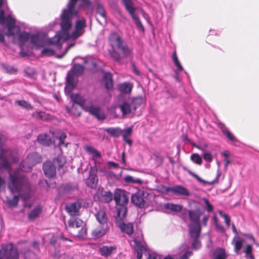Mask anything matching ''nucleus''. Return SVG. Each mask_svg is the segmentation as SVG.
I'll return each mask as SVG.
<instances>
[{
    "mask_svg": "<svg viewBox=\"0 0 259 259\" xmlns=\"http://www.w3.org/2000/svg\"><path fill=\"white\" fill-rule=\"evenodd\" d=\"M81 10L86 11L88 15L93 12L94 6L90 0H69L66 8L63 10L60 15L61 30L49 40L50 43L56 44L59 50L61 49L62 44L66 40L69 38L75 39L83 33L84 28L87 26L85 19L83 17L77 20L75 29L70 35L68 32L72 26V19L78 17Z\"/></svg>",
    "mask_w": 259,
    "mask_h": 259,
    "instance_id": "1",
    "label": "nucleus"
},
{
    "mask_svg": "<svg viewBox=\"0 0 259 259\" xmlns=\"http://www.w3.org/2000/svg\"><path fill=\"white\" fill-rule=\"evenodd\" d=\"M71 100L73 103L79 105L85 111L89 112L99 120H103L106 116L101 109L98 106H93L91 100H87L78 94H72Z\"/></svg>",
    "mask_w": 259,
    "mask_h": 259,
    "instance_id": "2",
    "label": "nucleus"
},
{
    "mask_svg": "<svg viewBox=\"0 0 259 259\" xmlns=\"http://www.w3.org/2000/svg\"><path fill=\"white\" fill-rule=\"evenodd\" d=\"M129 196L125 191L119 189H116L114 193V200L116 204V215L125 218L127 208V204L128 202Z\"/></svg>",
    "mask_w": 259,
    "mask_h": 259,
    "instance_id": "3",
    "label": "nucleus"
},
{
    "mask_svg": "<svg viewBox=\"0 0 259 259\" xmlns=\"http://www.w3.org/2000/svg\"><path fill=\"white\" fill-rule=\"evenodd\" d=\"M9 178L10 183L9 187L12 193H20L28 186V179L24 175L15 172L14 174H10Z\"/></svg>",
    "mask_w": 259,
    "mask_h": 259,
    "instance_id": "4",
    "label": "nucleus"
},
{
    "mask_svg": "<svg viewBox=\"0 0 259 259\" xmlns=\"http://www.w3.org/2000/svg\"><path fill=\"white\" fill-rule=\"evenodd\" d=\"M5 0H0V24L1 25L7 24L8 35H14L19 32L20 27L15 24L16 20L11 15L7 17L5 16V12L1 8L5 4Z\"/></svg>",
    "mask_w": 259,
    "mask_h": 259,
    "instance_id": "5",
    "label": "nucleus"
},
{
    "mask_svg": "<svg viewBox=\"0 0 259 259\" xmlns=\"http://www.w3.org/2000/svg\"><path fill=\"white\" fill-rule=\"evenodd\" d=\"M41 161V156L36 152L29 154L20 165V169L24 172L30 171L33 166Z\"/></svg>",
    "mask_w": 259,
    "mask_h": 259,
    "instance_id": "6",
    "label": "nucleus"
},
{
    "mask_svg": "<svg viewBox=\"0 0 259 259\" xmlns=\"http://www.w3.org/2000/svg\"><path fill=\"white\" fill-rule=\"evenodd\" d=\"M188 211L189 220L191 223L189 225V231H192L195 233L201 231L200 218L202 212L199 209H192Z\"/></svg>",
    "mask_w": 259,
    "mask_h": 259,
    "instance_id": "7",
    "label": "nucleus"
},
{
    "mask_svg": "<svg viewBox=\"0 0 259 259\" xmlns=\"http://www.w3.org/2000/svg\"><path fill=\"white\" fill-rule=\"evenodd\" d=\"M121 1L137 27L144 31V26L139 18L138 14L136 12L137 8L134 7L132 0H121Z\"/></svg>",
    "mask_w": 259,
    "mask_h": 259,
    "instance_id": "8",
    "label": "nucleus"
},
{
    "mask_svg": "<svg viewBox=\"0 0 259 259\" xmlns=\"http://www.w3.org/2000/svg\"><path fill=\"white\" fill-rule=\"evenodd\" d=\"M125 218L121 217V216H115V223L122 233L130 236L134 233V225L131 223H125L124 222Z\"/></svg>",
    "mask_w": 259,
    "mask_h": 259,
    "instance_id": "9",
    "label": "nucleus"
},
{
    "mask_svg": "<svg viewBox=\"0 0 259 259\" xmlns=\"http://www.w3.org/2000/svg\"><path fill=\"white\" fill-rule=\"evenodd\" d=\"M51 38H50L51 39ZM50 38L46 41L44 36L40 35L39 33H35L31 35L30 42L31 45L36 48H39L44 47L46 44H49L54 45L56 48L59 50L56 44H51L49 42Z\"/></svg>",
    "mask_w": 259,
    "mask_h": 259,
    "instance_id": "10",
    "label": "nucleus"
},
{
    "mask_svg": "<svg viewBox=\"0 0 259 259\" xmlns=\"http://www.w3.org/2000/svg\"><path fill=\"white\" fill-rule=\"evenodd\" d=\"M134 247L137 252V259H141L143 253L147 252L145 242L141 239L135 238L133 240Z\"/></svg>",
    "mask_w": 259,
    "mask_h": 259,
    "instance_id": "11",
    "label": "nucleus"
},
{
    "mask_svg": "<svg viewBox=\"0 0 259 259\" xmlns=\"http://www.w3.org/2000/svg\"><path fill=\"white\" fill-rule=\"evenodd\" d=\"M99 200L103 203H108L114 199V195L110 191H105L103 188H99L97 192Z\"/></svg>",
    "mask_w": 259,
    "mask_h": 259,
    "instance_id": "12",
    "label": "nucleus"
},
{
    "mask_svg": "<svg viewBox=\"0 0 259 259\" xmlns=\"http://www.w3.org/2000/svg\"><path fill=\"white\" fill-rule=\"evenodd\" d=\"M220 128L223 135L227 138L231 144L239 146L240 142L233 135V134L228 129V128L224 124H221Z\"/></svg>",
    "mask_w": 259,
    "mask_h": 259,
    "instance_id": "13",
    "label": "nucleus"
},
{
    "mask_svg": "<svg viewBox=\"0 0 259 259\" xmlns=\"http://www.w3.org/2000/svg\"><path fill=\"white\" fill-rule=\"evenodd\" d=\"M42 168L46 177L52 178L56 176V167L53 162L51 161L45 162L43 164Z\"/></svg>",
    "mask_w": 259,
    "mask_h": 259,
    "instance_id": "14",
    "label": "nucleus"
},
{
    "mask_svg": "<svg viewBox=\"0 0 259 259\" xmlns=\"http://www.w3.org/2000/svg\"><path fill=\"white\" fill-rule=\"evenodd\" d=\"M9 151V148H1L0 149V169L11 168V164L6 157Z\"/></svg>",
    "mask_w": 259,
    "mask_h": 259,
    "instance_id": "15",
    "label": "nucleus"
},
{
    "mask_svg": "<svg viewBox=\"0 0 259 259\" xmlns=\"http://www.w3.org/2000/svg\"><path fill=\"white\" fill-rule=\"evenodd\" d=\"M180 249L182 251H184V253L179 257H174L168 255L163 257L161 256V259H189V257L193 254L192 251L189 249L187 244H183L180 247Z\"/></svg>",
    "mask_w": 259,
    "mask_h": 259,
    "instance_id": "16",
    "label": "nucleus"
},
{
    "mask_svg": "<svg viewBox=\"0 0 259 259\" xmlns=\"http://www.w3.org/2000/svg\"><path fill=\"white\" fill-rule=\"evenodd\" d=\"M163 8H166L165 4L163 1H160L157 3L156 6L152 8L153 15L157 21L160 20L163 17L162 10Z\"/></svg>",
    "mask_w": 259,
    "mask_h": 259,
    "instance_id": "17",
    "label": "nucleus"
},
{
    "mask_svg": "<svg viewBox=\"0 0 259 259\" xmlns=\"http://www.w3.org/2000/svg\"><path fill=\"white\" fill-rule=\"evenodd\" d=\"M95 217L100 224V226L104 227H109L108 224V219L107 216L106 212L103 209H100L95 214Z\"/></svg>",
    "mask_w": 259,
    "mask_h": 259,
    "instance_id": "18",
    "label": "nucleus"
},
{
    "mask_svg": "<svg viewBox=\"0 0 259 259\" xmlns=\"http://www.w3.org/2000/svg\"><path fill=\"white\" fill-rule=\"evenodd\" d=\"M81 206V203L80 202H75L66 205L65 209L71 216L75 217L79 215V210Z\"/></svg>",
    "mask_w": 259,
    "mask_h": 259,
    "instance_id": "19",
    "label": "nucleus"
},
{
    "mask_svg": "<svg viewBox=\"0 0 259 259\" xmlns=\"http://www.w3.org/2000/svg\"><path fill=\"white\" fill-rule=\"evenodd\" d=\"M143 193V192L141 193H135L131 196L132 202L140 208L144 207L146 204V202L142 196Z\"/></svg>",
    "mask_w": 259,
    "mask_h": 259,
    "instance_id": "20",
    "label": "nucleus"
},
{
    "mask_svg": "<svg viewBox=\"0 0 259 259\" xmlns=\"http://www.w3.org/2000/svg\"><path fill=\"white\" fill-rule=\"evenodd\" d=\"M187 171L191 176H192L193 178H195L199 182L203 184L204 185H206V184L212 185V184L218 183L219 181V179L220 176H221V172L220 171V169L219 168L217 170V174L215 179L211 182H207L206 181L201 179L197 175L194 173L190 170H188Z\"/></svg>",
    "mask_w": 259,
    "mask_h": 259,
    "instance_id": "21",
    "label": "nucleus"
},
{
    "mask_svg": "<svg viewBox=\"0 0 259 259\" xmlns=\"http://www.w3.org/2000/svg\"><path fill=\"white\" fill-rule=\"evenodd\" d=\"M187 171L191 176H192L193 178H195L199 182L203 184L204 185H206V184L212 185V184L218 183L219 181V179L220 176H221V172L220 171V169L219 168L217 170V174L215 179L211 182H207L206 181L201 179L197 175L194 173L190 170H188Z\"/></svg>",
    "mask_w": 259,
    "mask_h": 259,
    "instance_id": "22",
    "label": "nucleus"
},
{
    "mask_svg": "<svg viewBox=\"0 0 259 259\" xmlns=\"http://www.w3.org/2000/svg\"><path fill=\"white\" fill-rule=\"evenodd\" d=\"M115 249L116 247L114 245H102L99 247V253L101 256L108 257Z\"/></svg>",
    "mask_w": 259,
    "mask_h": 259,
    "instance_id": "23",
    "label": "nucleus"
},
{
    "mask_svg": "<svg viewBox=\"0 0 259 259\" xmlns=\"http://www.w3.org/2000/svg\"><path fill=\"white\" fill-rule=\"evenodd\" d=\"M77 189L74 184L68 183L62 185L59 188V191L64 194H71Z\"/></svg>",
    "mask_w": 259,
    "mask_h": 259,
    "instance_id": "24",
    "label": "nucleus"
},
{
    "mask_svg": "<svg viewBox=\"0 0 259 259\" xmlns=\"http://www.w3.org/2000/svg\"><path fill=\"white\" fill-rule=\"evenodd\" d=\"M190 236L191 238L193 239L192 243V247L194 249H198L201 247L200 241L198 240V238L200 236L201 231H199L198 233H193L192 231H189Z\"/></svg>",
    "mask_w": 259,
    "mask_h": 259,
    "instance_id": "25",
    "label": "nucleus"
},
{
    "mask_svg": "<svg viewBox=\"0 0 259 259\" xmlns=\"http://www.w3.org/2000/svg\"><path fill=\"white\" fill-rule=\"evenodd\" d=\"M37 141L40 144L49 146L53 144L49 136L47 134H40L37 137Z\"/></svg>",
    "mask_w": 259,
    "mask_h": 259,
    "instance_id": "26",
    "label": "nucleus"
},
{
    "mask_svg": "<svg viewBox=\"0 0 259 259\" xmlns=\"http://www.w3.org/2000/svg\"><path fill=\"white\" fill-rule=\"evenodd\" d=\"M133 84L130 82H124L118 85V91L122 94H130L132 90Z\"/></svg>",
    "mask_w": 259,
    "mask_h": 259,
    "instance_id": "27",
    "label": "nucleus"
},
{
    "mask_svg": "<svg viewBox=\"0 0 259 259\" xmlns=\"http://www.w3.org/2000/svg\"><path fill=\"white\" fill-rule=\"evenodd\" d=\"M109 41L111 45H114L117 47L122 42L123 40L120 36L116 32H112L109 36Z\"/></svg>",
    "mask_w": 259,
    "mask_h": 259,
    "instance_id": "28",
    "label": "nucleus"
},
{
    "mask_svg": "<svg viewBox=\"0 0 259 259\" xmlns=\"http://www.w3.org/2000/svg\"><path fill=\"white\" fill-rule=\"evenodd\" d=\"M170 190L172 192L178 195L185 196H189L190 195L188 190L182 186H176L171 188Z\"/></svg>",
    "mask_w": 259,
    "mask_h": 259,
    "instance_id": "29",
    "label": "nucleus"
},
{
    "mask_svg": "<svg viewBox=\"0 0 259 259\" xmlns=\"http://www.w3.org/2000/svg\"><path fill=\"white\" fill-rule=\"evenodd\" d=\"M20 31H21V29ZM16 35H18V40L20 44L22 46L23 45L27 40H30L31 34L26 31H19V32L15 34L13 36Z\"/></svg>",
    "mask_w": 259,
    "mask_h": 259,
    "instance_id": "30",
    "label": "nucleus"
},
{
    "mask_svg": "<svg viewBox=\"0 0 259 259\" xmlns=\"http://www.w3.org/2000/svg\"><path fill=\"white\" fill-rule=\"evenodd\" d=\"M103 80L105 82V87L107 90H109L113 88V83L111 73L105 72L104 74Z\"/></svg>",
    "mask_w": 259,
    "mask_h": 259,
    "instance_id": "31",
    "label": "nucleus"
},
{
    "mask_svg": "<svg viewBox=\"0 0 259 259\" xmlns=\"http://www.w3.org/2000/svg\"><path fill=\"white\" fill-rule=\"evenodd\" d=\"M133 129V126H131L126 129L123 130V132L122 133L123 140L130 146L133 143L132 140L130 138L132 135Z\"/></svg>",
    "mask_w": 259,
    "mask_h": 259,
    "instance_id": "32",
    "label": "nucleus"
},
{
    "mask_svg": "<svg viewBox=\"0 0 259 259\" xmlns=\"http://www.w3.org/2000/svg\"><path fill=\"white\" fill-rule=\"evenodd\" d=\"M42 212V207L38 205L35 207L28 214L30 221H34Z\"/></svg>",
    "mask_w": 259,
    "mask_h": 259,
    "instance_id": "33",
    "label": "nucleus"
},
{
    "mask_svg": "<svg viewBox=\"0 0 259 259\" xmlns=\"http://www.w3.org/2000/svg\"><path fill=\"white\" fill-rule=\"evenodd\" d=\"M84 222L78 218L72 217L68 221V226L71 228H78L84 226Z\"/></svg>",
    "mask_w": 259,
    "mask_h": 259,
    "instance_id": "34",
    "label": "nucleus"
},
{
    "mask_svg": "<svg viewBox=\"0 0 259 259\" xmlns=\"http://www.w3.org/2000/svg\"><path fill=\"white\" fill-rule=\"evenodd\" d=\"M109 227L100 226V228H97L92 232V235L95 238H99L106 234Z\"/></svg>",
    "mask_w": 259,
    "mask_h": 259,
    "instance_id": "35",
    "label": "nucleus"
},
{
    "mask_svg": "<svg viewBox=\"0 0 259 259\" xmlns=\"http://www.w3.org/2000/svg\"><path fill=\"white\" fill-rule=\"evenodd\" d=\"M145 101L144 97L142 96H138L133 98L132 100L131 104L133 110L135 111L136 109Z\"/></svg>",
    "mask_w": 259,
    "mask_h": 259,
    "instance_id": "36",
    "label": "nucleus"
},
{
    "mask_svg": "<svg viewBox=\"0 0 259 259\" xmlns=\"http://www.w3.org/2000/svg\"><path fill=\"white\" fill-rule=\"evenodd\" d=\"M119 108L122 112V115H126L132 112L133 110L132 104H129L127 102H123L119 106Z\"/></svg>",
    "mask_w": 259,
    "mask_h": 259,
    "instance_id": "37",
    "label": "nucleus"
},
{
    "mask_svg": "<svg viewBox=\"0 0 259 259\" xmlns=\"http://www.w3.org/2000/svg\"><path fill=\"white\" fill-rule=\"evenodd\" d=\"M104 130L110 136L116 138L119 137L123 132L119 127H109Z\"/></svg>",
    "mask_w": 259,
    "mask_h": 259,
    "instance_id": "38",
    "label": "nucleus"
},
{
    "mask_svg": "<svg viewBox=\"0 0 259 259\" xmlns=\"http://www.w3.org/2000/svg\"><path fill=\"white\" fill-rule=\"evenodd\" d=\"M98 183V178L96 174L91 172L87 180L88 187L93 189L96 187Z\"/></svg>",
    "mask_w": 259,
    "mask_h": 259,
    "instance_id": "39",
    "label": "nucleus"
},
{
    "mask_svg": "<svg viewBox=\"0 0 259 259\" xmlns=\"http://www.w3.org/2000/svg\"><path fill=\"white\" fill-rule=\"evenodd\" d=\"M164 208L173 212H179L182 210L183 206L180 204L166 203L164 204Z\"/></svg>",
    "mask_w": 259,
    "mask_h": 259,
    "instance_id": "40",
    "label": "nucleus"
},
{
    "mask_svg": "<svg viewBox=\"0 0 259 259\" xmlns=\"http://www.w3.org/2000/svg\"><path fill=\"white\" fill-rule=\"evenodd\" d=\"M244 240L239 237H237L236 239L234 241V239L233 240L232 243L234 245V251L238 253L239 251L241 250L242 248V247L243 246V244L244 243Z\"/></svg>",
    "mask_w": 259,
    "mask_h": 259,
    "instance_id": "41",
    "label": "nucleus"
},
{
    "mask_svg": "<svg viewBox=\"0 0 259 259\" xmlns=\"http://www.w3.org/2000/svg\"><path fill=\"white\" fill-rule=\"evenodd\" d=\"M116 47L122 52L124 57H128L130 55L131 50L123 41H122V42L120 43V45H118Z\"/></svg>",
    "mask_w": 259,
    "mask_h": 259,
    "instance_id": "42",
    "label": "nucleus"
},
{
    "mask_svg": "<svg viewBox=\"0 0 259 259\" xmlns=\"http://www.w3.org/2000/svg\"><path fill=\"white\" fill-rule=\"evenodd\" d=\"M77 77L73 72L69 71L66 77V83L76 85L77 83Z\"/></svg>",
    "mask_w": 259,
    "mask_h": 259,
    "instance_id": "43",
    "label": "nucleus"
},
{
    "mask_svg": "<svg viewBox=\"0 0 259 259\" xmlns=\"http://www.w3.org/2000/svg\"><path fill=\"white\" fill-rule=\"evenodd\" d=\"M15 104L28 111L33 109V106L28 102L25 100H16L15 101Z\"/></svg>",
    "mask_w": 259,
    "mask_h": 259,
    "instance_id": "44",
    "label": "nucleus"
},
{
    "mask_svg": "<svg viewBox=\"0 0 259 259\" xmlns=\"http://www.w3.org/2000/svg\"><path fill=\"white\" fill-rule=\"evenodd\" d=\"M84 69L83 65L79 64H75L70 71L73 72V74L76 75V76H78L82 74Z\"/></svg>",
    "mask_w": 259,
    "mask_h": 259,
    "instance_id": "45",
    "label": "nucleus"
},
{
    "mask_svg": "<svg viewBox=\"0 0 259 259\" xmlns=\"http://www.w3.org/2000/svg\"><path fill=\"white\" fill-rule=\"evenodd\" d=\"M123 181L127 184H142L143 182L140 179H135L131 176L127 175L124 177Z\"/></svg>",
    "mask_w": 259,
    "mask_h": 259,
    "instance_id": "46",
    "label": "nucleus"
},
{
    "mask_svg": "<svg viewBox=\"0 0 259 259\" xmlns=\"http://www.w3.org/2000/svg\"><path fill=\"white\" fill-rule=\"evenodd\" d=\"M227 255L224 249L219 248L214 253L213 259H226Z\"/></svg>",
    "mask_w": 259,
    "mask_h": 259,
    "instance_id": "47",
    "label": "nucleus"
},
{
    "mask_svg": "<svg viewBox=\"0 0 259 259\" xmlns=\"http://www.w3.org/2000/svg\"><path fill=\"white\" fill-rule=\"evenodd\" d=\"M85 149L89 153L93 155L94 159L100 158L101 157V154L100 153V152H98L95 148L91 146H86L85 147Z\"/></svg>",
    "mask_w": 259,
    "mask_h": 259,
    "instance_id": "48",
    "label": "nucleus"
},
{
    "mask_svg": "<svg viewBox=\"0 0 259 259\" xmlns=\"http://www.w3.org/2000/svg\"><path fill=\"white\" fill-rule=\"evenodd\" d=\"M194 146L197 148L198 149L202 151L203 152V159L207 161V162H211L212 160V156L210 153L205 152L203 148H202L200 146H197L196 145H194Z\"/></svg>",
    "mask_w": 259,
    "mask_h": 259,
    "instance_id": "49",
    "label": "nucleus"
},
{
    "mask_svg": "<svg viewBox=\"0 0 259 259\" xmlns=\"http://www.w3.org/2000/svg\"><path fill=\"white\" fill-rule=\"evenodd\" d=\"M6 259H19V254L17 250L11 247L10 250H8Z\"/></svg>",
    "mask_w": 259,
    "mask_h": 259,
    "instance_id": "50",
    "label": "nucleus"
},
{
    "mask_svg": "<svg viewBox=\"0 0 259 259\" xmlns=\"http://www.w3.org/2000/svg\"><path fill=\"white\" fill-rule=\"evenodd\" d=\"M96 11L105 20H106V15L105 10L101 3H97Z\"/></svg>",
    "mask_w": 259,
    "mask_h": 259,
    "instance_id": "51",
    "label": "nucleus"
},
{
    "mask_svg": "<svg viewBox=\"0 0 259 259\" xmlns=\"http://www.w3.org/2000/svg\"><path fill=\"white\" fill-rule=\"evenodd\" d=\"M54 135V133H53ZM54 137L56 139L59 140L58 145L59 146H61L62 145H64V140L66 138L67 136L64 133H60L57 135H54Z\"/></svg>",
    "mask_w": 259,
    "mask_h": 259,
    "instance_id": "52",
    "label": "nucleus"
},
{
    "mask_svg": "<svg viewBox=\"0 0 259 259\" xmlns=\"http://www.w3.org/2000/svg\"><path fill=\"white\" fill-rule=\"evenodd\" d=\"M191 160L194 163L200 165L202 160L201 157L197 153L192 154L191 156Z\"/></svg>",
    "mask_w": 259,
    "mask_h": 259,
    "instance_id": "53",
    "label": "nucleus"
},
{
    "mask_svg": "<svg viewBox=\"0 0 259 259\" xmlns=\"http://www.w3.org/2000/svg\"><path fill=\"white\" fill-rule=\"evenodd\" d=\"M20 197V194L15 195L12 199L8 200L7 202L10 206L16 207L18 204L19 198Z\"/></svg>",
    "mask_w": 259,
    "mask_h": 259,
    "instance_id": "54",
    "label": "nucleus"
},
{
    "mask_svg": "<svg viewBox=\"0 0 259 259\" xmlns=\"http://www.w3.org/2000/svg\"><path fill=\"white\" fill-rule=\"evenodd\" d=\"M219 215L225 220L226 226L229 227L230 225L231 219L230 217L226 213H224L222 211H219Z\"/></svg>",
    "mask_w": 259,
    "mask_h": 259,
    "instance_id": "55",
    "label": "nucleus"
},
{
    "mask_svg": "<svg viewBox=\"0 0 259 259\" xmlns=\"http://www.w3.org/2000/svg\"><path fill=\"white\" fill-rule=\"evenodd\" d=\"M110 55L112 58L115 61L119 63L121 60V57L120 54L117 51L113 50L110 51Z\"/></svg>",
    "mask_w": 259,
    "mask_h": 259,
    "instance_id": "56",
    "label": "nucleus"
},
{
    "mask_svg": "<svg viewBox=\"0 0 259 259\" xmlns=\"http://www.w3.org/2000/svg\"><path fill=\"white\" fill-rule=\"evenodd\" d=\"M202 201L205 204L206 210L208 212H212L213 210V206L210 203L208 200L206 198H203Z\"/></svg>",
    "mask_w": 259,
    "mask_h": 259,
    "instance_id": "57",
    "label": "nucleus"
},
{
    "mask_svg": "<svg viewBox=\"0 0 259 259\" xmlns=\"http://www.w3.org/2000/svg\"><path fill=\"white\" fill-rule=\"evenodd\" d=\"M53 163L54 165L58 164L59 167H62L65 163V161L61 157H58L54 159Z\"/></svg>",
    "mask_w": 259,
    "mask_h": 259,
    "instance_id": "58",
    "label": "nucleus"
},
{
    "mask_svg": "<svg viewBox=\"0 0 259 259\" xmlns=\"http://www.w3.org/2000/svg\"><path fill=\"white\" fill-rule=\"evenodd\" d=\"M54 51L50 48H44L41 52L42 55L52 56L54 54Z\"/></svg>",
    "mask_w": 259,
    "mask_h": 259,
    "instance_id": "59",
    "label": "nucleus"
},
{
    "mask_svg": "<svg viewBox=\"0 0 259 259\" xmlns=\"http://www.w3.org/2000/svg\"><path fill=\"white\" fill-rule=\"evenodd\" d=\"M76 86L72 84L66 83L64 89V92L66 95H69L71 93L72 91L75 88Z\"/></svg>",
    "mask_w": 259,
    "mask_h": 259,
    "instance_id": "60",
    "label": "nucleus"
},
{
    "mask_svg": "<svg viewBox=\"0 0 259 259\" xmlns=\"http://www.w3.org/2000/svg\"><path fill=\"white\" fill-rule=\"evenodd\" d=\"M84 226H83L81 227V229L79 231L78 234H77V237L79 238H84L86 237L87 236V229Z\"/></svg>",
    "mask_w": 259,
    "mask_h": 259,
    "instance_id": "61",
    "label": "nucleus"
},
{
    "mask_svg": "<svg viewBox=\"0 0 259 259\" xmlns=\"http://www.w3.org/2000/svg\"><path fill=\"white\" fill-rule=\"evenodd\" d=\"M74 46V44H69L67 46V47L66 48L65 51L63 53H62L61 54L57 55V57L58 58H63L65 55V54L67 53V52L68 51V50L70 48L73 47Z\"/></svg>",
    "mask_w": 259,
    "mask_h": 259,
    "instance_id": "62",
    "label": "nucleus"
},
{
    "mask_svg": "<svg viewBox=\"0 0 259 259\" xmlns=\"http://www.w3.org/2000/svg\"><path fill=\"white\" fill-rule=\"evenodd\" d=\"M147 259H161V255L155 253H148V257Z\"/></svg>",
    "mask_w": 259,
    "mask_h": 259,
    "instance_id": "63",
    "label": "nucleus"
},
{
    "mask_svg": "<svg viewBox=\"0 0 259 259\" xmlns=\"http://www.w3.org/2000/svg\"><path fill=\"white\" fill-rule=\"evenodd\" d=\"M8 254V250L0 249V259H6Z\"/></svg>",
    "mask_w": 259,
    "mask_h": 259,
    "instance_id": "64",
    "label": "nucleus"
}]
</instances>
